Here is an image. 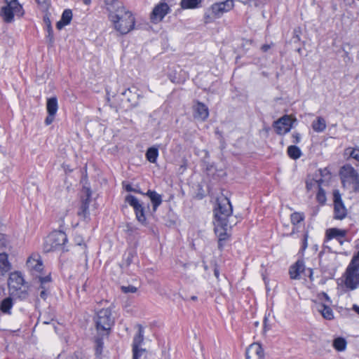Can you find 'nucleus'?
Wrapping results in <instances>:
<instances>
[{"instance_id":"60","label":"nucleus","mask_w":359,"mask_h":359,"mask_svg":"<svg viewBox=\"0 0 359 359\" xmlns=\"http://www.w3.org/2000/svg\"><path fill=\"white\" fill-rule=\"evenodd\" d=\"M224 242L225 241H221L220 240H218V249L220 251H222L224 247Z\"/></svg>"},{"instance_id":"14","label":"nucleus","mask_w":359,"mask_h":359,"mask_svg":"<svg viewBox=\"0 0 359 359\" xmlns=\"http://www.w3.org/2000/svg\"><path fill=\"white\" fill-rule=\"evenodd\" d=\"M255 357L257 359H265L264 349L258 343L250 344L245 351V359H251Z\"/></svg>"},{"instance_id":"49","label":"nucleus","mask_w":359,"mask_h":359,"mask_svg":"<svg viewBox=\"0 0 359 359\" xmlns=\"http://www.w3.org/2000/svg\"><path fill=\"white\" fill-rule=\"evenodd\" d=\"M47 37L48 38L50 43H52L53 42V30L52 25H49V27H47Z\"/></svg>"},{"instance_id":"1","label":"nucleus","mask_w":359,"mask_h":359,"mask_svg":"<svg viewBox=\"0 0 359 359\" xmlns=\"http://www.w3.org/2000/svg\"><path fill=\"white\" fill-rule=\"evenodd\" d=\"M109 11V18L114 29L121 34H126L135 27V20L133 13L126 10L118 0H105Z\"/></svg>"},{"instance_id":"5","label":"nucleus","mask_w":359,"mask_h":359,"mask_svg":"<svg viewBox=\"0 0 359 359\" xmlns=\"http://www.w3.org/2000/svg\"><path fill=\"white\" fill-rule=\"evenodd\" d=\"M217 208L214 210L215 217L217 226L224 227L228 226V218L232 215L233 208L229 198H223L217 199Z\"/></svg>"},{"instance_id":"55","label":"nucleus","mask_w":359,"mask_h":359,"mask_svg":"<svg viewBox=\"0 0 359 359\" xmlns=\"http://www.w3.org/2000/svg\"><path fill=\"white\" fill-rule=\"evenodd\" d=\"M125 189L129 192L137 191V189H134L130 184H128L125 186Z\"/></svg>"},{"instance_id":"50","label":"nucleus","mask_w":359,"mask_h":359,"mask_svg":"<svg viewBox=\"0 0 359 359\" xmlns=\"http://www.w3.org/2000/svg\"><path fill=\"white\" fill-rule=\"evenodd\" d=\"M55 116V115H51V114H48V115L44 121L46 126L50 125L54 121Z\"/></svg>"},{"instance_id":"40","label":"nucleus","mask_w":359,"mask_h":359,"mask_svg":"<svg viewBox=\"0 0 359 359\" xmlns=\"http://www.w3.org/2000/svg\"><path fill=\"white\" fill-rule=\"evenodd\" d=\"M308 238H309V232L306 231V232H304V233L303 235L302 240V246H301V248L299 250L300 252H304L305 251V250L307 248Z\"/></svg>"},{"instance_id":"38","label":"nucleus","mask_w":359,"mask_h":359,"mask_svg":"<svg viewBox=\"0 0 359 359\" xmlns=\"http://www.w3.org/2000/svg\"><path fill=\"white\" fill-rule=\"evenodd\" d=\"M16 296L20 300H25L28 297L29 293L27 290H22L20 287H18L16 288Z\"/></svg>"},{"instance_id":"46","label":"nucleus","mask_w":359,"mask_h":359,"mask_svg":"<svg viewBox=\"0 0 359 359\" xmlns=\"http://www.w3.org/2000/svg\"><path fill=\"white\" fill-rule=\"evenodd\" d=\"M248 6L253 5L255 7H259L266 4V0H248Z\"/></svg>"},{"instance_id":"47","label":"nucleus","mask_w":359,"mask_h":359,"mask_svg":"<svg viewBox=\"0 0 359 359\" xmlns=\"http://www.w3.org/2000/svg\"><path fill=\"white\" fill-rule=\"evenodd\" d=\"M292 142L294 143V144H298L301 141V138H302V136L300 135V133H297V132H294L292 134Z\"/></svg>"},{"instance_id":"48","label":"nucleus","mask_w":359,"mask_h":359,"mask_svg":"<svg viewBox=\"0 0 359 359\" xmlns=\"http://www.w3.org/2000/svg\"><path fill=\"white\" fill-rule=\"evenodd\" d=\"M349 156L351 158L359 161V149H351Z\"/></svg>"},{"instance_id":"18","label":"nucleus","mask_w":359,"mask_h":359,"mask_svg":"<svg viewBox=\"0 0 359 359\" xmlns=\"http://www.w3.org/2000/svg\"><path fill=\"white\" fill-rule=\"evenodd\" d=\"M347 234V230L338 228L327 229L325 231V238L327 241L335 238L339 241V238H344Z\"/></svg>"},{"instance_id":"44","label":"nucleus","mask_w":359,"mask_h":359,"mask_svg":"<svg viewBox=\"0 0 359 359\" xmlns=\"http://www.w3.org/2000/svg\"><path fill=\"white\" fill-rule=\"evenodd\" d=\"M8 243V236L6 233H0V246L6 247Z\"/></svg>"},{"instance_id":"37","label":"nucleus","mask_w":359,"mask_h":359,"mask_svg":"<svg viewBox=\"0 0 359 359\" xmlns=\"http://www.w3.org/2000/svg\"><path fill=\"white\" fill-rule=\"evenodd\" d=\"M72 19V11L71 9H65L61 16V20L67 25L70 24Z\"/></svg>"},{"instance_id":"19","label":"nucleus","mask_w":359,"mask_h":359,"mask_svg":"<svg viewBox=\"0 0 359 359\" xmlns=\"http://www.w3.org/2000/svg\"><path fill=\"white\" fill-rule=\"evenodd\" d=\"M144 327L142 325H139L138 330H137V333L135 334L133 339V343H132V348H135V353H136V348H140L141 346L144 343Z\"/></svg>"},{"instance_id":"31","label":"nucleus","mask_w":359,"mask_h":359,"mask_svg":"<svg viewBox=\"0 0 359 359\" xmlns=\"http://www.w3.org/2000/svg\"><path fill=\"white\" fill-rule=\"evenodd\" d=\"M40 283V285L39 287V290H50V283L51 282L50 275H48L46 276H39L37 278Z\"/></svg>"},{"instance_id":"17","label":"nucleus","mask_w":359,"mask_h":359,"mask_svg":"<svg viewBox=\"0 0 359 359\" xmlns=\"http://www.w3.org/2000/svg\"><path fill=\"white\" fill-rule=\"evenodd\" d=\"M143 195L149 198L152 205V210L155 212L163 202L162 196L156 191L151 189H149L145 194H143Z\"/></svg>"},{"instance_id":"23","label":"nucleus","mask_w":359,"mask_h":359,"mask_svg":"<svg viewBox=\"0 0 359 359\" xmlns=\"http://www.w3.org/2000/svg\"><path fill=\"white\" fill-rule=\"evenodd\" d=\"M57 109V98L55 96L48 98L46 102L47 113L51 115H56Z\"/></svg>"},{"instance_id":"21","label":"nucleus","mask_w":359,"mask_h":359,"mask_svg":"<svg viewBox=\"0 0 359 359\" xmlns=\"http://www.w3.org/2000/svg\"><path fill=\"white\" fill-rule=\"evenodd\" d=\"M204 0H181L180 6L181 9H197L202 7Z\"/></svg>"},{"instance_id":"26","label":"nucleus","mask_w":359,"mask_h":359,"mask_svg":"<svg viewBox=\"0 0 359 359\" xmlns=\"http://www.w3.org/2000/svg\"><path fill=\"white\" fill-rule=\"evenodd\" d=\"M146 158L150 163H154L158 156V149L156 147H151L147 149L145 154Z\"/></svg>"},{"instance_id":"57","label":"nucleus","mask_w":359,"mask_h":359,"mask_svg":"<svg viewBox=\"0 0 359 359\" xmlns=\"http://www.w3.org/2000/svg\"><path fill=\"white\" fill-rule=\"evenodd\" d=\"M293 39H294V42L300 41V36L296 29L294 31Z\"/></svg>"},{"instance_id":"7","label":"nucleus","mask_w":359,"mask_h":359,"mask_svg":"<svg viewBox=\"0 0 359 359\" xmlns=\"http://www.w3.org/2000/svg\"><path fill=\"white\" fill-rule=\"evenodd\" d=\"M125 201L131 206L135 212L136 219L142 225H147V217L145 215V208L143 204L133 195H127Z\"/></svg>"},{"instance_id":"62","label":"nucleus","mask_w":359,"mask_h":359,"mask_svg":"<svg viewBox=\"0 0 359 359\" xmlns=\"http://www.w3.org/2000/svg\"><path fill=\"white\" fill-rule=\"evenodd\" d=\"M353 310L359 315V306L354 304L353 306Z\"/></svg>"},{"instance_id":"12","label":"nucleus","mask_w":359,"mask_h":359,"mask_svg":"<svg viewBox=\"0 0 359 359\" xmlns=\"http://www.w3.org/2000/svg\"><path fill=\"white\" fill-rule=\"evenodd\" d=\"M85 196L81 198V204L78 210V216L84 220L90 219L89 205L91 201L92 192L90 188H84Z\"/></svg>"},{"instance_id":"64","label":"nucleus","mask_w":359,"mask_h":359,"mask_svg":"<svg viewBox=\"0 0 359 359\" xmlns=\"http://www.w3.org/2000/svg\"><path fill=\"white\" fill-rule=\"evenodd\" d=\"M296 231H297L296 228L293 227L292 229V231L290 233L287 234V236H292L293 234H294L296 233Z\"/></svg>"},{"instance_id":"51","label":"nucleus","mask_w":359,"mask_h":359,"mask_svg":"<svg viewBox=\"0 0 359 359\" xmlns=\"http://www.w3.org/2000/svg\"><path fill=\"white\" fill-rule=\"evenodd\" d=\"M352 184H353L354 191L359 193V177L352 181Z\"/></svg>"},{"instance_id":"27","label":"nucleus","mask_w":359,"mask_h":359,"mask_svg":"<svg viewBox=\"0 0 359 359\" xmlns=\"http://www.w3.org/2000/svg\"><path fill=\"white\" fill-rule=\"evenodd\" d=\"M312 128L315 132L321 133L326 128L325 120L320 116H318L316 121L312 123Z\"/></svg>"},{"instance_id":"53","label":"nucleus","mask_w":359,"mask_h":359,"mask_svg":"<svg viewBox=\"0 0 359 359\" xmlns=\"http://www.w3.org/2000/svg\"><path fill=\"white\" fill-rule=\"evenodd\" d=\"M319 171L322 177H325L326 175H330V172L327 168H325L324 169H320Z\"/></svg>"},{"instance_id":"8","label":"nucleus","mask_w":359,"mask_h":359,"mask_svg":"<svg viewBox=\"0 0 359 359\" xmlns=\"http://www.w3.org/2000/svg\"><path fill=\"white\" fill-rule=\"evenodd\" d=\"M26 267L29 272L36 278L41 276L43 270V264L41 257L38 253L32 254L27 259Z\"/></svg>"},{"instance_id":"33","label":"nucleus","mask_w":359,"mask_h":359,"mask_svg":"<svg viewBox=\"0 0 359 359\" xmlns=\"http://www.w3.org/2000/svg\"><path fill=\"white\" fill-rule=\"evenodd\" d=\"M321 309L319 311L321 312L322 316L327 320H332L334 318V313L332 309L325 304L320 306Z\"/></svg>"},{"instance_id":"32","label":"nucleus","mask_w":359,"mask_h":359,"mask_svg":"<svg viewBox=\"0 0 359 359\" xmlns=\"http://www.w3.org/2000/svg\"><path fill=\"white\" fill-rule=\"evenodd\" d=\"M9 280L11 282H15L16 285H13L14 287H20L22 285L25 284V279L23 276L18 272H15L14 273H11L10 276Z\"/></svg>"},{"instance_id":"42","label":"nucleus","mask_w":359,"mask_h":359,"mask_svg":"<svg viewBox=\"0 0 359 359\" xmlns=\"http://www.w3.org/2000/svg\"><path fill=\"white\" fill-rule=\"evenodd\" d=\"M133 351V359H140V358L147 352L145 348H136V354L135 352V348H132Z\"/></svg>"},{"instance_id":"11","label":"nucleus","mask_w":359,"mask_h":359,"mask_svg":"<svg viewBox=\"0 0 359 359\" xmlns=\"http://www.w3.org/2000/svg\"><path fill=\"white\" fill-rule=\"evenodd\" d=\"M334 219L342 220L347 216V210L342 201L341 196L338 190L333 192Z\"/></svg>"},{"instance_id":"30","label":"nucleus","mask_w":359,"mask_h":359,"mask_svg":"<svg viewBox=\"0 0 359 359\" xmlns=\"http://www.w3.org/2000/svg\"><path fill=\"white\" fill-rule=\"evenodd\" d=\"M333 347L337 351H344L346 348V340L341 337H337L333 340Z\"/></svg>"},{"instance_id":"45","label":"nucleus","mask_w":359,"mask_h":359,"mask_svg":"<svg viewBox=\"0 0 359 359\" xmlns=\"http://www.w3.org/2000/svg\"><path fill=\"white\" fill-rule=\"evenodd\" d=\"M72 359H89V358L83 351H77L74 353Z\"/></svg>"},{"instance_id":"10","label":"nucleus","mask_w":359,"mask_h":359,"mask_svg":"<svg viewBox=\"0 0 359 359\" xmlns=\"http://www.w3.org/2000/svg\"><path fill=\"white\" fill-rule=\"evenodd\" d=\"M171 9L165 0H161L153 8L150 15V19L152 22L157 23L163 20L166 15L170 13Z\"/></svg>"},{"instance_id":"28","label":"nucleus","mask_w":359,"mask_h":359,"mask_svg":"<svg viewBox=\"0 0 359 359\" xmlns=\"http://www.w3.org/2000/svg\"><path fill=\"white\" fill-rule=\"evenodd\" d=\"M287 154L293 160L299 158L302 155L301 149L296 145L289 146L287 149Z\"/></svg>"},{"instance_id":"24","label":"nucleus","mask_w":359,"mask_h":359,"mask_svg":"<svg viewBox=\"0 0 359 359\" xmlns=\"http://www.w3.org/2000/svg\"><path fill=\"white\" fill-rule=\"evenodd\" d=\"M13 301L11 297L4 299L0 304V310L4 314L11 315V309L13 306Z\"/></svg>"},{"instance_id":"2","label":"nucleus","mask_w":359,"mask_h":359,"mask_svg":"<svg viewBox=\"0 0 359 359\" xmlns=\"http://www.w3.org/2000/svg\"><path fill=\"white\" fill-rule=\"evenodd\" d=\"M233 0H225L215 2L205 11L203 22L205 24L214 22L217 19L221 18L226 13L234 8Z\"/></svg>"},{"instance_id":"35","label":"nucleus","mask_w":359,"mask_h":359,"mask_svg":"<svg viewBox=\"0 0 359 359\" xmlns=\"http://www.w3.org/2000/svg\"><path fill=\"white\" fill-rule=\"evenodd\" d=\"M316 200L321 205H325L327 200L325 191L320 185L318 191L316 194Z\"/></svg>"},{"instance_id":"34","label":"nucleus","mask_w":359,"mask_h":359,"mask_svg":"<svg viewBox=\"0 0 359 359\" xmlns=\"http://www.w3.org/2000/svg\"><path fill=\"white\" fill-rule=\"evenodd\" d=\"M305 219L304 214L303 212H294L290 215V221L292 225L295 226L304 221Z\"/></svg>"},{"instance_id":"20","label":"nucleus","mask_w":359,"mask_h":359,"mask_svg":"<svg viewBox=\"0 0 359 359\" xmlns=\"http://www.w3.org/2000/svg\"><path fill=\"white\" fill-rule=\"evenodd\" d=\"M340 174L344 178L351 179L353 181L355 179L359 177L358 172L351 165H344L341 168Z\"/></svg>"},{"instance_id":"16","label":"nucleus","mask_w":359,"mask_h":359,"mask_svg":"<svg viewBox=\"0 0 359 359\" xmlns=\"http://www.w3.org/2000/svg\"><path fill=\"white\" fill-rule=\"evenodd\" d=\"M209 116V110L208 107L203 102H197L194 107V116L196 119L205 121Z\"/></svg>"},{"instance_id":"61","label":"nucleus","mask_w":359,"mask_h":359,"mask_svg":"<svg viewBox=\"0 0 359 359\" xmlns=\"http://www.w3.org/2000/svg\"><path fill=\"white\" fill-rule=\"evenodd\" d=\"M6 226L3 224H0V233H6Z\"/></svg>"},{"instance_id":"41","label":"nucleus","mask_w":359,"mask_h":359,"mask_svg":"<svg viewBox=\"0 0 359 359\" xmlns=\"http://www.w3.org/2000/svg\"><path fill=\"white\" fill-rule=\"evenodd\" d=\"M348 266H355L357 270L359 269V251L353 256Z\"/></svg>"},{"instance_id":"43","label":"nucleus","mask_w":359,"mask_h":359,"mask_svg":"<svg viewBox=\"0 0 359 359\" xmlns=\"http://www.w3.org/2000/svg\"><path fill=\"white\" fill-rule=\"evenodd\" d=\"M121 292L123 293H135L137 292V288L133 285H128V286H121Z\"/></svg>"},{"instance_id":"59","label":"nucleus","mask_w":359,"mask_h":359,"mask_svg":"<svg viewBox=\"0 0 359 359\" xmlns=\"http://www.w3.org/2000/svg\"><path fill=\"white\" fill-rule=\"evenodd\" d=\"M43 21L46 23L47 27H49V25H51L50 18L47 15L43 17Z\"/></svg>"},{"instance_id":"56","label":"nucleus","mask_w":359,"mask_h":359,"mask_svg":"<svg viewBox=\"0 0 359 359\" xmlns=\"http://www.w3.org/2000/svg\"><path fill=\"white\" fill-rule=\"evenodd\" d=\"M213 271H214L215 276L217 278V279H219V270L218 266L217 264L215 265Z\"/></svg>"},{"instance_id":"13","label":"nucleus","mask_w":359,"mask_h":359,"mask_svg":"<svg viewBox=\"0 0 359 359\" xmlns=\"http://www.w3.org/2000/svg\"><path fill=\"white\" fill-rule=\"evenodd\" d=\"M273 127L278 135H285L292 128V120L289 116L284 115L273 122Z\"/></svg>"},{"instance_id":"9","label":"nucleus","mask_w":359,"mask_h":359,"mask_svg":"<svg viewBox=\"0 0 359 359\" xmlns=\"http://www.w3.org/2000/svg\"><path fill=\"white\" fill-rule=\"evenodd\" d=\"M344 276V285L347 289L354 290L359 287V271L356 267L348 265Z\"/></svg>"},{"instance_id":"4","label":"nucleus","mask_w":359,"mask_h":359,"mask_svg":"<svg viewBox=\"0 0 359 359\" xmlns=\"http://www.w3.org/2000/svg\"><path fill=\"white\" fill-rule=\"evenodd\" d=\"M68 241L67 236L62 231H54L51 232L47 237L44 248L46 251L60 250L62 252H67L66 243Z\"/></svg>"},{"instance_id":"36","label":"nucleus","mask_w":359,"mask_h":359,"mask_svg":"<svg viewBox=\"0 0 359 359\" xmlns=\"http://www.w3.org/2000/svg\"><path fill=\"white\" fill-rule=\"evenodd\" d=\"M226 228H227V226H225V228L221 227V229L222 230V231H221V232H219L217 227L215 229V231L217 234V236H218V240H220L221 241H226L229 239V236L226 232Z\"/></svg>"},{"instance_id":"58","label":"nucleus","mask_w":359,"mask_h":359,"mask_svg":"<svg viewBox=\"0 0 359 359\" xmlns=\"http://www.w3.org/2000/svg\"><path fill=\"white\" fill-rule=\"evenodd\" d=\"M271 48V46L269 45V44H264L261 47V50L263 51V52H267Z\"/></svg>"},{"instance_id":"63","label":"nucleus","mask_w":359,"mask_h":359,"mask_svg":"<svg viewBox=\"0 0 359 359\" xmlns=\"http://www.w3.org/2000/svg\"><path fill=\"white\" fill-rule=\"evenodd\" d=\"M39 5H46V0H36Z\"/></svg>"},{"instance_id":"25","label":"nucleus","mask_w":359,"mask_h":359,"mask_svg":"<svg viewBox=\"0 0 359 359\" xmlns=\"http://www.w3.org/2000/svg\"><path fill=\"white\" fill-rule=\"evenodd\" d=\"M135 257H136V252L134 250H130L127 251L123 255V260L121 264V267L123 269H127L129 267L130 265L133 263Z\"/></svg>"},{"instance_id":"6","label":"nucleus","mask_w":359,"mask_h":359,"mask_svg":"<svg viewBox=\"0 0 359 359\" xmlns=\"http://www.w3.org/2000/svg\"><path fill=\"white\" fill-rule=\"evenodd\" d=\"M6 6L0 11V15L6 23L14 21V16L22 17L25 12L18 0H5Z\"/></svg>"},{"instance_id":"15","label":"nucleus","mask_w":359,"mask_h":359,"mask_svg":"<svg viewBox=\"0 0 359 359\" xmlns=\"http://www.w3.org/2000/svg\"><path fill=\"white\" fill-rule=\"evenodd\" d=\"M305 270L304 262L302 259H298L290 267L289 274L290 278L294 280L300 279V274L304 273Z\"/></svg>"},{"instance_id":"29","label":"nucleus","mask_w":359,"mask_h":359,"mask_svg":"<svg viewBox=\"0 0 359 359\" xmlns=\"http://www.w3.org/2000/svg\"><path fill=\"white\" fill-rule=\"evenodd\" d=\"M104 347V341H103V336L102 334H99L98 336L95 337V355L97 357H100L103 351Z\"/></svg>"},{"instance_id":"52","label":"nucleus","mask_w":359,"mask_h":359,"mask_svg":"<svg viewBox=\"0 0 359 359\" xmlns=\"http://www.w3.org/2000/svg\"><path fill=\"white\" fill-rule=\"evenodd\" d=\"M49 293L50 290H41L39 295L41 299L46 300Z\"/></svg>"},{"instance_id":"39","label":"nucleus","mask_w":359,"mask_h":359,"mask_svg":"<svg viewBox=\"0 0 359 359\" xmlns=\"http://www.w3.org/2000/svg\"><path fill=\"white\" fill-rule=\"evenodd\" d=\"M122 95L127 97V100L128 102H132L134 100L135 95L133 93L131 88L126 89L123 92L121 93Z\"/></svg>"},{"instance_id":"22","label":"nucleus","mask_w":359,"mask_h":359,"mask_svg":"<svg viewBox=\"0 0 359 359\" xmlns=\"http://www.w3.org/2000/svg\"><path fill=\"white\" fill-rule=\"evenodd\" d=\"M11 266L6 253H0V276H4L11 270Z\"/></svg>"},{"instance_id":"3","label":"nucleus","mask_w":359,"mask_h":359,"mask_svg":"<svg viewBox=\"0 0 359 359\" xmlns=\"http://www.w3.org/2000/svg\"><path fill=\"white\" fill-rule=\"evenodd\" d=\"M95 323L98 334L108 336L114 325V318L111 309H102L98 311L95 318Z\"/></svg>"},{"instance_id":"54","label":"nucleus","mask_w":359,"mask_h":359,"mask_svg":"<svg viewBox=\"0 0 359 359\" xmlns=\"http://www.w3.org/2000/svg\"><path fill=\"white\" fill-rule=\"evenodd\" d=\"M67 25L65 22H63L61 19L56 23V27L58 29H62L65 26Z\"/></svg>"}]
</instances>
